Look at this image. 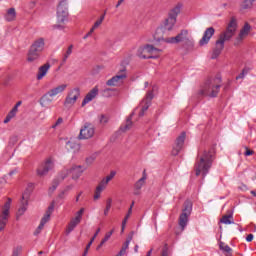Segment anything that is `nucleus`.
<instances>
[{
    "instance_id": "6e6d98bb",
    "label": "nucleus",
    "mask_w": 256,
    "mask_h": 256,
    "mask_svg": "<svg viewBox=\"0 0 256 256\" xmlns=\"http://www.w3.org/2000/svg\"><path fill=\"white\" fill-rule=\"evenodd\" d=\"M253 234H249L247 237H246V241L248 242V243H251V241H253Z\"/></svg>"
},
{
    "instance_id": "864d4df0",
    "label": "nucleus",
    "mask_w": 256,
    "mask_h": 256,
    "mask_svg": "<svg viewBox=\"0 0 256 256\" xmlns=\"http://www.w3.org/2000/svg\"><path fill=\"white\" fill-rule=\"evenodd\" d=\"M245 149H246V151H245L244 155H245L246 157H249L250 155H254V154H255V151L249 150L248 147H245Z\"/></svg>"
},
{
    "instance_id": "3c124183",
    "label": "nucleus",
    "mask_w": 256,
    "mask_h": 256,
    "mask_svg": "<svg viewBox=\"0 0 256 256\" xmlns=\"http://www.w3.org/2000/svg\"><path fill=\"white\" fill-rule=\"evenodd\" d=\"M85 213V208H81L77 213H76V217L80 220L83 219V214Z\"/></svg>"
},
{
    "instance_id": "a19ab883",
    "label": "nucleus",
    "mask_w": 256,
    "mask_h": 256,
    "mask_svg": "<svg viewBox=\"0 0 256 256\" xmlns=\"http://www.w3.org/2000/svg\"><path fill=\"white\" fill-rule=\"evenodd\" d=\"M111 205H113V199L108 198L106 200V208L104 210L105 217H107L109 215V211H111Z\"/></svg>"
},
{
    "instance_id": "412c9836",
    "label": "nucleus",
    "mask_w": 256,
    "mask_h": 256,
    "mask_svg": "<svg viewBox=\"0 0 256 256\" xmlns=\"http://www.w3.org/2000/svg\"><path fill=\"white\" fill-rule=\"evenodd\" d=\"M30 48H32L34 51L38 53H43V49H45V39L44 38L36 39L30 46Z\"/></svg>"
},
{
    "instance_id": "37998d69",
    "label": "nucleus",
    "mask_w": 256,
    "mask_h": 256,
    "mask_svg": "<svg viewBox=\"0 0 256 256\" xmlns=\"http://www.w3.org/2000/svg\"><path fill=\"white\" fill-rule=\"evenodd\" d=\"M105 15H107V11H104L103 15L100 16V19H98L94 23V25H93L94 29H97L101 25V23H103V21H105Z\"/></svg>"
},
{
    "instance_id": "cd10ccee",
    "label": "nucleus",
    "mask_w": 256,
    "mask_h": 256,
    "mask_svg": "<svg viewBox=\"0 0 256 256\" xmlns=\"http://www.w3.org/2000/svg\"><path fill=\"white\" fill-rule=\"evenodd\" d=\"M133 115H135L134 112H132L127 120H126V124L124 126L120 127V131H123V133H125V131H129V129H131V127H133Z\"/></svg>"
},
{
    "instance_id": "f03ea898",
    "label": "nucleus",
    "mask_w": 256,
    "mask_h": 256,
    "mask_svg": "<svg viewBox=\"0 0 256 256\" xmlns=\"http://www.w3.org/2000/svg\"><path fill=\"white\" fill-rule=\"evenodd\" d=\"M215 155V149L203 150L198 152V158L196 160L194 169L196 177L202 174V177H207L209 169L213 166V157Z\"/></svg>"
},
{
    "instance_id": "f257e3e1",
    "label": "nucleus",
    "mask_w": 256,
    "mask_h": 256,
    "mask_svg": "<svg viewBox=\"0 0 256 256\" xmlns=\"http://www.w3.org/2000/svg\"><path fill=\"white\" fill-rule=\"evenodd\" d=\"M237 27V18L232 16L226 30L219 35V38L215 43V48L213 49L211 59H217V57L221 55V52L223 49H225V41H231V39H233L235 33H237Z\"/></svg>"
},
{
    "instance_id": "4468645a",
    "label": "nucleus",
    "mask_w": 256,
    "mask_h": 256,
    "mask_svg": "<svg viewBox=\"0 0 256 256\" xmlns=\"http://www.w3.org/2000/svg\"><path fill=\"white\" fill-rule=\"evenodd\" d=\"M79 97H81V90L79 88H74L66 97L65 101H64V105L65 107H67V105H75V103H77V99H79Z\"/></svg>"
},
{
    "instance_id": "7c9ffc66",
    "label": "nucleus",
    "mask_w": 256,
    "mask_h": 256,
    "mask_svg": "<svg viewBox=\"0 0 256 256\" xmlns=\"http://www.w3.org/2000/svg\"><path fill=\"white\" fill-rule=\"evenodd\" d=\"M79 223H81L80 218H78L77 216L72 218L70 223L68 224L67 233H71V231H73L75 229V227H77V225H79Z\"/></svg>"
},
{
    "instance_id": "393cba45",
    "label": "nucleus",
    "mask_w": 256,
    "mask_h": 256,
    "mask_svg": "<svg viewBox=\"0 0 256 256\" xmlns=\"http://www.w3.org/2000/svg\"><path fill=\"white\" fill-rule=\"evenodd\" d=\"M53 211H55V202H52V203L49 205V207H48V209H47L45 215L42 217V219H41L40 222L44 223V225H45L46 223H48V221L51 219V215H52Z\"/></svg>"
},
{
    "instance_id": "423d86ee",
    "label": "nucleus",
    "mask_w": 256,
    "mask_h": 256,
    "mask_svg": "<svg viewBox=\"0 0 256 256\" xmlns=\"http://www.w3.org/2000/svg\"><path fill=\"white\" fill-rule=\"evenodd\" d=\"M193 211V202L190 200H186L184 202V208L182 209V213L179 216L178 224L181 227V231H185L187 227V223H189V217H191V213Z\"/></svg>"
},
{
    "instance_id": "39448f33",
    "label": "nucleus",
    "mask_w": 256,
    "mask_h": 256,
    "mask_svg": "<svg viewBox=\"0 0 256 256\" xmlns=\"http://www.w3.org/2000/svg\"><path fill=\"white\" fill-rule=\"evenodd\" d=\"M181 7H183L182 4H177L169 11L168 18L164 21V31H173L177 23V17L181 13Z\"/></svg>"
},
{
    "instance_id": "c03bdc74",
    "label": "nucleus",
    "mask_w": 256,
    "mask_h": 256,
    "mask_svg": "<svg viewBox=\"0 0 256 256\" xmlns=\"http://www.w3.org/2000/svg\"><path fill=\"white\" fill-rule=\"evenodd\" d=\"M144 104V105H143ZM142 109H141V112L139 113V116L140 117H143L144 115H145V111H147V109H149V107H150V105H151V103H149V102H143L142 101Z\"/></svg>"
},
{
    "instance_id": "c85d7f7f",
    "label": "nucleus",
    "mask_w": 256,
    "mask_h": 256,
    "mask_svg": "<svg viewBox=\"0 0 256 256\" xmlns=\"http://www.w3.org/2000/svg\"><path fill=\"white\" fill-rule=\"evenodd\" d=\"M220 223H223L224 225H233L235 223V220L233 219V212L222 216V218L220 219Z\"/></svg>"
},
{
    "instance_id": "338daca9",
    "label": "nucleus",
    "mask_w": 256,
    "mask_h": 256,
    "mask_svg": "<svg viewBox=\"0 0 256 256\" xmlns=\"http://www.w3.org/2000/svg\"><path fill=\"white\" fill-rule=\"evenodd\" d=\"M88 37H91L90 32H88V33L83 37V39H87Z\"/></svg>"
},
{
    "instance_id": "9b49d317",
    "label": "nucleus",
    "mask_w": 256,
    "mask_h": 256,
    "mask_svg": "<svg viewBox=\"0 0 256 256\" xmlns=\"http://www.w3.org/2000/svg\"><path fill=\"white\" fill-rule=\"evenodd\" d=\"M127 79V69L122 68L117 75H115L114 77H112L111 79H109L106 82V85H108V87H117V85H119V83H123V80Z\"/></svg>"
},
{
    "instance_id": "1a4fd4ad",
    "label": "nucleus",
    "mask_w": 256,
    "mask_h": 256,
    "mask_svg": "<svg viewBox=\"0 0 256 256\" xmlns=\"http://www.w3.org/2000/svg\"><path fill=\"white\" fill-rule=\"evenodd\" d=\"M69 17V11L67 9V0H62L58 4L57 8V22L63 23L67 21Z\"/></svg>"
},
{
    "instance_id": "aec40b11",
    "label": "nucleus",
    "mask_w": 256,
    "mask_h": 256,
    "mask_svg": "<svg viewBox=\"0 0 256 256\" xmlns=\"http://www.w3.org/2000/svg\"><path fill=\"white\" fill-rule=\"evenodd\" d=\"M145 181H147V173L144 170L142 177L134 184V195L141 194V189L143 188V185H145Z\"/></svg>"
},
{
    "instance_id": "c9c22d12",
    "label": "nucleus",
    "mask_w": 256,
    "mask_h": 256,
    "mask_svg": "<svg viewBox=\"0 0 256 256\" xmlns=\"http://www.w3.org/2000/svg\"><path fill=\"white\" fill-rule=\"evenodd\" d=\"M72 53H73V44H71L68 47V49L66 50V52L64 53L61 65H65V63H67V59H69V57H71Z\"/></svg>"
},
{
    "instance_id": "6e6552de",
    "label": "nucleus",
    "mask_w": 256,
    "mask_h": 256,
    "mask_svg": "<svg viewBox=\"0 0 256 256\" xmlns=\"http://www.w3.org/2000/svg\"><path fill=\"white\" fill-rule=\"evenodd\" d=\"M155 52H161V49L155 48L153 45H146L138 49L137 55L140 59H157V57L149 55Z\"/></svg>"
},
{
    "instance_id": "052dcab7",
    "label": "nucleus",
    "mask_w": 256,
    "mask_h": 256,
    "mask_svg": "<svg viewBox=\"0 0 256 256\" xmlns=\"http://www.w3.org/2000/svg\"><path fill=\"white\" fill-rule=\"evenodd\" d=\"M95 29H97V28H95V26H92V28L90 29V31L88 33L90 35H93V32L95 31Z\"/></svg>"
},
{
    "instance_id": "5fc2aeb1",
    "label": "nucleus",
    "mask_w": 256,
    "mask_h": 256,
    "mask_svg": "<svg viewBox=\"0 0 256 256\" xmlns=\"http://www.w3.org/2000/svg\"><path fill=\"white\" fill-rule=\"evenodd\" d=\"M100 123H109V118H107V116L105 115H101L100 117Z\"/></svg>"
},
{
    "instance_id": "e2e57ef3",
    "label": "nucleus",
    "mask_w": 256,
    "mask_h": 256,
    "mask_svg": "<svg viewBox=\"0 0 256 256\" xmlns=\"http://www.w3.org/2000/svg\"><path fill=\"white\" fill-rule=\"evenodd\" d=\"M87 253H89V249H87V246H86V248H85L84 253H83L82 256H87Z\"/></svg>"
},
{
    "instance_id": "0e129e2a",
    "label": "nucleus",
    "mask_w": 256,
    "mask_h": 256,
    "mask_svg": "<svg viewBox=\"0 0 256 256\" xmlns=\"http://www.w3.org/2000/svg\"><path fill=\"white\" fill-rule=\"evenodd\" d=\"M41 233V229L37 228L36 231L34 232V235H39Z\"/></svg>"
},
{
    "instance_id": "2eb2a0df",
    "label": "nucleus",
    "mask_w": 256,
    "mask_h": 256,
    "mask_svg": "<svg viewBox=\"0 0 256 256\" xmlns=\"http://www.w3.org/2000/svg\"><path fill=\"white\" fill-rule=\"evenodd\" d=\"M249 33H251V24H249V22H245L244 26L241 28L236 38V42L234 43V45H239V43H242L243 39H245V37H247Z\"/></svg>"
},
{
    "instance_id": "9d476101",
    "label": "nucleus",
    "mask_w": 256,
    "mask_h": 256,
    "mask_svg": "<svg viewBox=\"0 0 256 256\" xmlns=\"http://www.w3.org/2000/svg\"><path fill=\"white\" fill-rule=\"evenodd\" d=\"M185 139H187V133L181 132L180 135L176 138L175 143L172 148V155L177 157L181 151H183V147L185 145Z\"/></svg>"
},
{
    "instance_id": "4be33fe9",
    "label": "nucleus",
    "mask_w": 256,
    "mask_h": 256,
    "mask_svg": "<svg viewBox=\"0 0 256 256\" xmlns=\"http://www.w3.org/2000/svg\"><path fill=\"white\" fill-rule=\"evenodd\" d=\"M49 69H51V64L49 62L40 66L38 68V73H37L36 79L38 81H41V79H43V77H45L47 75V73L49 72Z\"/></svg>"
},
{
    "instance_id": "473e14b6",
    "label": "nucleus",
    "mask_w": 256,
    "mask_h": 256,
    "mask_svg": "<svg viewBox=\"0 0 256 256\" xmlns=\"http://www.w3.org/2000/svg\"><path fill=\"white\" fill-rule=\"evenodd\" d=\"M35 185L33 183H29L27 185L26 190L24 191V193L22 194V199L23 200H29V197L31 195V193H33V189H34Z\"/></svg>"
},
{
    "instance_id": "79ce46f5",
    "label": "nucleus",
    "mask_w": 256,
    "mask_h": 256,
    "mask_svg": "<svg viewBox=\"0 0 256 256\" xmlns=\"http://www.w3.org/2000/svg\"><path fill=\"white\" fill-rule=\"evenodd\" d=\"M252 8H253V2H251V0H244L241 4L242 10H247Z\"/></svg>"
},
{
    "instance_id": "2f4dec72",
    "label": "nucleus",
    "mask_w": 256,
    "mask_h": 256,
    "mask_svg": "<svg viewBox=\"0 0 256 256\" xmlns=\"http://www.w3.org/2000/svg\"><path fill=\"white\" fill-rule=\"evenodd\" d=\"M219 249H220V251H223V253L226 256H231L233 253V249H231V247H229V245L225 244V242L219 243Z\"/></svg>"
},
{
    "instance_id": "de8ad7c7",
    "label": "nucleus",
    "mask_w": 256,
    "mask_h": 256,
    "mask_svg": "<svg viewBox=\"0 0 256 256\" xmlns=\"http://www.w3.org/2000/svg\"><path fill=\"white\" fill-rule=\"evenodd\" d=\"M115 91V89H111V88H106L104 90H102V96L103 97H111V92Z\"/></svg>"
},
{
    "instance_id": "603ef678",
    "label": "nucleus",
    "mask_w": 256,
    "mask_h": 256,
    "mask_svg": "<svg viewBox=\"0 0 256 256\" xmlns=\"http://www.w3.org/2000/svg\"><path fill=\"white\" fill-rule=\"evenodd\" d=\"M61 123H63V118L59 117L55 124L52 125V129H56L57 127H59V125H61Z\"/></svg>"
},
{
    "instance_id": "c756f323",
    "label": "nucleus",
    "mask_w": 256,
    "mask_h": 256,
    "mask_svg": "<svg viewBox=\"0 0 256 256\" xmlns=\"http://www.w3.org/2000/svg\"><path fill=\"white\" fill-rule=\"evenodd\" d=\"M133 235H134V232H131L126 241L124 242V244L122 245V248L120 250V253H123L124 255L127 253V250L129 249V243H131V241H133Z\"/></svg>"
},
{
    "instance_id": "ea45409f",
    "label": "nucleus",
    "mask_w": 256,
    "mask_h": 256,
    "mask_svg": "<svg viewBox=\"0 0 256 256\" xmlns=\"http://www.w3.org/2000/svg\"><path fill=\"white\" fill-rule=\"evenodd\" d=\"M131 208L128 209V213L126 214L125 218L122 221V228H121V233L125 231V226L127 225V221H129V217H131Z\"/></svg>"
},
{
    "instance_id": "6ab92c4d",
    "label": "nucleus",
    "mask_w": 256,
    "mask_h": 256,
    "mask_svg": "<svg viewBox=\"0 0 256 256\" xmlns=\"http://www.w3.org/2000/svg\"><path fill=\"white\" fill-rule=\"evenodd\" d=\"M97 95H99V88L96 86L91 90V92L86 94L85 98L82 101V107H85L87 103H91V101H93L97 97Z\"/></svg>"
},
{
    "instance_id": "a878e982",
    "label": "nucleus",
    "mask_w": 256,
    "mask_h": 256,
    "mask_svg": "<svg viewBox=\"0 0 256 256\" xmlns=\"http://www.w3.org/2000/svg\"><path fill=\"white\" fill-rule=\"evenodd\" d=\"M65 89H67V84H61V85H58V86L50 89L48 91V93L50 95H52L53 97H57V95H61V93H63L65 91Z\"/></svg>"
},
{
    "instance_id": "69168bd1",
    "label": "nucleus",
    "mask_w": 256,
    "mask_h": 256,
    "mask_svg": "<svg viewBox=\"0 0 256 256\" xmlns=\"http://www.w3.org/2000/svg\"><path fill=\"white\" fill-rule=\"evenodd\" d=\"M123 1L124 0H119L118 3L116 4V8H118L121 5V3H123Z\"/></svg>"
},
{
    "instance_id": "13d9d810",
    "label": "nucleus",
    "mask_w": 256,
    "mask_h": 256,
    "mask_svg": "<svg viewBox=\"0 0 256 256\" xmlns=\"http://www.w3.org/2000/svg\"><path fill=\"white\" fill-rule=\"evenodd\" d=\"M58 199H65V191H62V192L58 195Z\"/></svg>"
},
{
    "instance_id": "bf43d9fd",
    "label": "nucleus",
    "mask_w": 256,
    "mask_h": 256,
    "mask_svg": "<svg viewBox=\"0 0 256 256\" xmlns=\"http://www.w3.org/2000/svg\"><path fill=\"white\" fill-rule=\"evenodd\" d=\"M44 227H45V224L43 222H40L38 229H40V231H42Z\"/></svg>"
},
{
    "instance_id": "4c0bfd02",
    "label": "nucleus",
    "mask_w": 256,
    "mask_h": 256,
    "mask_svg": "<svg viewBox=\"0 0 256 256\" xmlns=\"http://www.w3.org/2000/svg\"><path fill=\"white\" fill-rule=\"evenodd\" d=\"M17 111H19V108L14 106L12 110L7 114L6 118L4 119V123H9L17 115Z\"/></svg>"
},
{
    "instance_id": "b1692460",
    "label": "nucleus",
    "mask_w": 256,
    "mask_h": 256,
    "mask_svg": "<svg viewBox=\"0 0 256 256\" xmlns=\"http://www.w3.org/2000/svg\"><path fill=\"white\" fill-rule=\"evenodd\" d=\"M68 173H64V174H60L58 176V178H55L52 181V187L49 188V193H53V191H55L57 189V187H59V183H61V181H63L66 177H67Z\"/></svg>"
},
{
    "instance_id": "680f3d73",
    "label": "nucleus",
    "mask_w": 256,
    "mask_h": 256,
    "mask_svg": "<svg viewBox=\"0 0 256 256\" xmlns=\"http://www.w3.org/2000/svg\"><path fill=\"white\" fill-rule=\"evenodd\" d=\"M15 173H17V170H12L9 172V176L12 177V175H15Z\"/></svg>"
},
{
    "instance_id": "f3484780",
    "label": "nucleus",
    "mask_w": 256,
    "mask_h": 256,
    "mask_svg": "<svg viewBox=\"0 0 256 256\" xmlns=\"http://www.w3.org/2000/svg\"><path fill=\"white\" fill-rule=\"evenodd\" d=\"M84 171H85V168H83V166H81V165L72 166L70 170H64L61 172L60 175H64V173H68L67 174V176H68L69 173H71L72 179L76 180V179H79V177H81V175H83Z\"/></svg>"
},
{
    "instance_id": "e433bc0d",
    "label": "nucleus",
    "mask_w": 256,
    "mask_h": 256,
    "mask_svg": "<svg viewBox=\"0 0 256 256\" xmlns=\"http://www.w3.org/2000/svg\"><path fill=\"white\" fill-rule=\"evenodd\" d=\"M113 230H111L110 232H107L105 234V237L101 240L100 244L97 246V251H99L104 245L105 243H107V241H109V239H111V235H113Z\"/></svg>"
},
{
    "instance_id": "a211bd4d",
    "label": "nucleus",
    "mask_w": 256,
    "mask_h": 256,
    "mask_svg": "<svg viewBox=\"0 0 256 256\" xmlns=\"http://www.w3.org/2000/svg\"><path fill=\"white\" fill-rule=\"evenodd\" d=\"M215 35V28L209 27L204 31L202 38L199 41L200 47H204V45H208L209 41H211V37Z\"/></svg>"
},
{
    "instance_id": "20e7f679",
    "label": "nucleus",
    "mask_w": 256,
    "mask_h": 256,
    "mask_svg": "<svg viewBox=\"0 0 256 256\" xmlns=\"http://www.w3.org/2000/svg\"><path fill=\"white\" fill-rule=\"evenodd\" d=\"M221 83H223L221 75H216L214 78H209L205 82L204 87L201 90V94L207 95V97H217L221 89Z\"/></svg>"
},
{
    "instance_id": "dca6fc26",
    "label": "nucleus",
    "mask_w": 256,
    "mask_h": 256,
    "mask_svg": "<svg viewBox=\"0 0 256 256\" xmlns=\"http://www.w3.org/2000/svg\"><path fill=\"white\" fill-rule=\"evenodd\" d=\"M53 167H55L53 161L51 159H47L46 162L37 169V175L39 177H45V175H47V173H49Z\"/></svg>"
},
{
    "instance_id": "bb28decb",
    "label": "nucleus",
    "mask_w": 256,
    "mask_h": 256,
    "mask_svg": "<svg viewBox=\"0 0 256 256\" xmlns=\"http://www.w3.org/2000/svg\"><path fill=\"white\" fill-rule=\"evenodd\" d=\"M41 57V52H37L36 50H33V48H30L27 54V61L28 63H33L37 61Z\"/></svg>"
},
{
    "instance_id": "774afa93",
    "label": "nucleus",
    "mask_w": 256,
    "mask_h": 256,
    "mask_svg": "<svg viewBox=\"0 0 256 256\" xmlns=\"http://www.w3.org/2000/svg\"><path fill=\"white\" fill-rule=\"evenodd\" d=\"M125 255L123 252H119L116 256H123Z\"/></svg>"
},
{
    "instance_id": "7ed1b4c3",
    "label": "nucleus",
    "mask_w": 256,
    "mask_h": 256,
    "mask_svg": "<svg viewBox=\"0 0 256 256\" xmlns=\"http://www.w3.org/2000/svg\"><path fill=\"white\" fill-rule=\"evenodd\" d=\"M165 43H170L172 45H177V43H182V47L188 51L195 47V42L189 37V30H181L175 37L164 38Z\"/></svg>"
},
{
    "instance_id": "a18cd8bd",
    "label": "nucleus",
    "mask_w": 256,
    "mask_h": 256,
    "mask_svg": "<svg viewBox=\"0 0 256 256\" xmlns=\"http://www.w3.org/2000/svg\"><path fill=\"white\" fill-rule=\"evenodd\" d=\"M99 233H101V228H98L94 234V236L91 238L90 242L87 244V249H91V245H93V241H95V239H97V235H99Z\"/></svg>"
},
{
    "instance_id": "09e8293b",
    "label": "nucleus",
    "mask_w": 256,
    "mask_h": 256,
    "mask_svg": "<svg viewBox=\"0 0 256 256\" xmlns=\"http://www.w3.org/2000/svg\"><path fill=\"white\" fill-rule=\"evenodd\" d=\"M247 73H249V68H244L242 70V72L236 77L237 80L239 79H244L245 75H247Z\"/></svg>"
},
{
    "instance_id": "8fccbe9b",
    "label": "nucleus",
    "mask_w": 256,
    "mask_h": 256,
    "mask_svg": "<svg viewBox=\"0 0 256 256\" xmlns=\"http://www.w3.org/2000/svg\"><path fill=\"white\" fill-rule=\"evenodd\" d=\"M67 147H68V149H77V147H79V146L75 142L68 141Z\"/></svg>"
},
{
    "instance_id": "72a5a7b5",
    "label": "nucleus",
    "mask_w": 256,
    "mask_h": 256,
    "mask_svg": "<svg viewBox=\"0 0 256 256\" xmlns=\"http://www.w3.org/2000/svg\"><path fill=\"white\" fill-rule=\"evenodd\" d=\"M35 185L33 183H29L27 185L26 190L24 191V193L22 194V199L23 200H29V197L31 195V193H33V189H34Z\"/></svg>"
},
{
    "instance_id": "ddd939ff",
    "label": "nucleus",
    "mask_w": 256,
    "mask_h": 256,
    "mask_svg": "<svg viewBox=\"0 0 256 256\" xmlns=\"http://www.w3.org/2000/svg\"><path fill=\"white\" fill-rule=\"evenodd\" d=\"M93 135H95V126L89 122H86L80 129L79 139H91Z\"/></svg>"
},
{
    "instance_id": "4d7b16f0",
    "label": "nucleus",
    "mask_w": 256,
    "mask_h": 256,
    "mask_svg": "<svg viewBox=\"0 0 256 256\" xmlns=\"http://www.w3.org/2000/svg\"><path fill=\"white\" fill-rule=\"evenodd\" d=\"M53 29H65V26H63L61 24H56L53 26Z\"/></svg>"
},
{
    "instance_id": "58836bf2",
    "label": "nucleus",
    "mask_w": 256,
    "mask_h": 256,
    "mask_svg": "<svg viewBox=\"0 0 256 256\" xmlns=\"http://www.w3.org/2000/svg\"><path fill=\"white\" fill-rule=\"evenodd\" d=\"M29 200H23L21 202V206L18 209V215H23L25 213V211H27V205H29Z\"/></svg>"
},
{
    "instance_id": "0eeeda50",
    "label": "nucleus",
    "mask_w": 256,
    "mask_h": 256,
    "mask_svg": "<svg viewBox=\"0 0 256 256\" xmlns=\"http://www.w3.org/2000/svg\"><path fill=\"white\" fill-rule=\"evenodd\" d=\"M116 174L117 173L115 171H111L108 176H106L99 182L94 192V201H97V199L101 198V193H103V191L107 189L109 182L112 181V179L115 177Z\"/></svg>"
},
{
    "instance_id": "5701e85b",
    "label": "nucleus",
    "mask_w": 256,
    "mask_h": 256,
    "mask_svg": "<svg viewBox=\"0 0 256 256\" xmlns=\"http://www.w3.org/2000/svg\"><path fill=\"white\" fill-rule=\"evenodd\" d=\"M51 103H53V96L49 92H46L44 95H42L39 100L41 107H47L48 105H51Z\"/></svg>"
},
{
    "instance_id": "f8f14e48",
    "label": "nucleus",
    "mask_w": 256,
    "mask_h": 256,
    "mask_svg": "<svg viewBox=\"0 0 256 256\" xmlns=\"http://www.w3.org/2000/svg\"><path fill=\"white\" fill-rule=\"evenodd\" d=\"M11 198L7 199V202L3 206V211L0 216V231H3L7 225L9 219V209H11Z\"/></svg>"
},
{
    "instance_id": "49530a36",
    "label": "nucleus",
    "mask_w": 256,
    "mask_h": 256,
    "mask_svg": "<svg viewBox=\"0 0 256 256\" xmlns=\"http://www.w3.org/2000/svg\"><path fill=\"white\" fill-rule=\"evenodd\" d=\"M153 101V91H149L146 94V98L143 100V103H151Z\"/></svg>"
},
{
    "instance_id": "f704fd0d",
    "label": "nucleus",
    "mask_w": 256,
    "mask_h": 256,
    "mask_svg": "<svg viewBox=\"0 0 256 256\" xmlns=\"http://www.w3.org/2000/svg\"><path fill=\"white\" fill-rule=\"evenodd\" d=\"M17 17V12L15 11V8L8 9L5 19L7 21H15V18Z\"/></svg>"
}]
</instances>
